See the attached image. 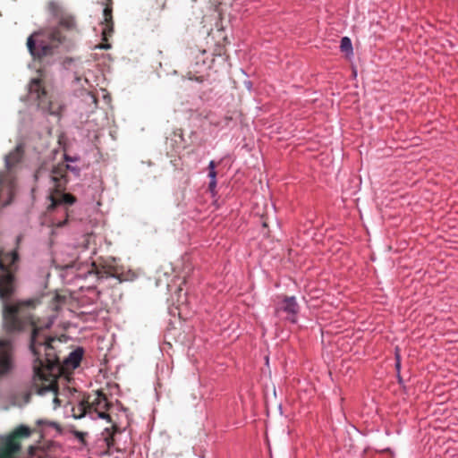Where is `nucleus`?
Wrapping results in <instances>:
<instances>
[{"instance_id": "obj_16", "label": "nucleus", "mask_w": 458, "mask_h": 458, "mask_svg": "<svg viewBox=\"0 0 458 458\" xmlns=\"http://www.w3.org/2000/svg\"><path fill=\"white\" fill-rule=\"evenodd\" d=\"M340 49L342 52L346 55H352L353 47L352 44V40L348 37H343L340 41Z\"/></svg>"}, {"instance_id": "obj_20", "label": "nucleus", "mask_w": 458, "mask_h": 458, "mask_svg": "<svg viewBox=\"0 0 458 458\" xmlns=\"http://www.w3.org/2000/svg\"><path fill=\"white\" fill-rule=\"evenodd\" d=\"M107 430H111V432L109 433V437H106L105 440L106 442L108 449L111 450L113 443L114 441V424H113L110 428H107Z\"/></svg>"}, {"instance_id": "obj_4", "label": "nucleus", "mask_w": 458, "mask_h": 458, "mask_svg": "<svg viewBox=\"0 0 458 458\" xmlns=\"http://www.w3.org/2000/svg\"><path fill=\"white\" fill-rule=\"evenodd\" d=\"M64 37L58 28H54L47 34L34 33L27 39V47L34 59L42 60L53 55Z\"/></svg>"}, {"instance_id": "obj_13", "label": "nucleus", "mask_w": 458, "mask_h": 458, "mask_svg": "<svg viewBox=\"0 0 458 458\" xmlns=\"http://www.w3.org/2000/svg\"><path fill=\"white\" fill-rule=\"evenodd\" d=\"M138 277L135 271L131 268L125 269L123 267L116 266V280L120 283L131 282Z\"/></svg>"}, {"instance_id": "obj_17", "label": "nucleus", "mask_w": 458, "mask_h": 458, "mask_svg": "<svg viewBox=\"0 0 458 458\" xmlns=\"http://www.w3.org/2000/svg\"><path fill=\"white\" fill-rule=\"evenodd\" d=\"M47 9L49 13L54 15L56 18H59V16L64 13L61 5L56 2H49L47 4Z\"/></svg>"}, {"instance_id": "obj_7", "label": "nucleus", "mask_w": 458, "mask_h": 458, "mask_svg": "<svg viewBox=\"0 0 458 458\" xmlns=\"http://www.w3.org/2000/svg\"><path fill=\"white\" fill-rule=\"evenodd\" d=\"M276 299L277 301H275L274 304L275 317L281 318L283 314H285L284 317V320L292 324H296L300 311V306L297 302L296 297L278 295Z\"/></svg>"}, {"instance_id": "obj_23", "label": "nucleus", "mask_w": 458, "mask_h": 458, "mask_svg": "<svg viewBox=\"0 0 458 458\" xmlns=\"http://www.w3.org/2000/svg\"><path fill=\"white\" fill-rule=\"evenodd\" d=\"M98 47L99 48H103V49H108V48H111V44H108V43H101L98 45Z\"/></svg>"}, {"instance_id": "obj_28", "label": "nucleus", "mask_w": 458, "mask_h": 458, "mask_svg": "<svg viewBox=\"0 0 458 458\" xmlns=\"http://www.w3.org/2000/svg\"><path fill=\"white\" fill-rule=\"evenodd\" d=\"M21 241V236H18L17 237V242H20Z\"/></svg>"}, {"instance_id": "obj_22", "label": "nucleus", "mask_w": 458, "mask_h": 458, "mask_svg": "<svg viewBox=\"0 0 458 458\" xmlns=\"http://www.w3.org/2000/svg\"><path fill=\"white\" fill-rule=\"evenodd\" d=\"M91 238V235L90 234H85L82 236V241L81 243H79L80 245H81L83 247V249H88V244L89 242V239Z\"/></svg>"}, {"instance_id": "obj_5", "label": "nucleus", "mask_w": 458, "mask_h": 458, "mask_svg": "<svg viewBox=\"0 0 458 458\" xmlns=\"http://www.w3.org/2000/svg\"><path fill=\"white\" fill-rule=\"evenodd\" d=\"M111 403L102 392H95L85 396L78 404L72 408V416L75 419H81L86 413H97L98 418L106 419L111 421V416L107 412Z\"/></svg>"}, {"instance_id": "obj_19", "label": "nucleus", "mask_w": 458, "mask_h": 458, "mask_svg": "<svg viewBox=\"0 0 458 458\" xmlns=\"http://www.w3.org/2000/svg\"><path fill=\"white\" fill-rule=\"evenodd\" d=\"M216 165L214 160H211L208 164V169L209 181H216L217 173L216 171Z\"/></svg>"}, {"instance_id": "obj_8", "label": "nucleus", "mask_w": 458, "mask_h": 458, "mask_svg": "<svg viewBox=\"0 0 458 458\" xmlns=\"http://www.w3.org/2000/svg\"><path fill=\"white\" fill-rule=\"evenodd\" d=\"M30 94L38 101V106L51 114L56 113L55 104L49 99L41 79H33L30 84Z\"/></svg>"}, {"instance_id": "obj_25", "label": "nucleus", "mask_w": 458, "mask_h": 458, "mask_svg": "<svg viewBox=\"0 0 458 458\" xmlns=\"http://www.w3.org/2000/svg\"><path fill=\"white\" fill-rule=\"evenodd\" d=\"M35 450H36V448H35L34 446L30 445V446L29 447V454H30V455H33V454H34V453H35Z\"/></svg>"}, {"instance_id": "obj_9", "label": "nucleus", "mask_w": 458, "mask_h": 458, "mask_svg": "<svg viewBox=\"0 0 458 458\" xmlns=\"http://www.w3.org/2000/svg\"><path fill=\"white\" fill-rule=\"evenodd\" d=\"M14 367L13 347L10 340L0 339V377L9 374Z\"/></svg>"}, {"instance_id": "obj_6", "label": "nucleus", "mask_w": 458, "mask_h": 458, "mask_svg": "<svg viewBox=\"0 0 458 458\" xmlns=\"http://www.w3.org/2000/svg\"><path fill=\"white\" fill-rule=\"evenodd\" d=\"M32 430L25 425L15 428L0 446V458H16L21 450V439L31 436Z\"/></svg>"}, {"instance_id": "obj_26", "label": "nucleus", "mask_w": 458, "mask_h": 458, "mask_svg": "<svg viewBox=\"0 0 458 458\" xmlns=\"http://www.w3.org/2000/svg\"><path fill=\"white\" fill-rule=\"evenodd\" d=\"M396 377H397V381H398V383H399V384H402V383H403V377H402V376H401V373L399 374V376H396Z\"/></svg>"}, {"instance_id": "obj_15", "label": "nucleus", "mask_w": 458, "mask_h": 458, "mask_svg": "<svg viewBox=\"0 0 458 458\" xmlns=\"http://www.w3.org/2000/svg\"><path fill=\"white\" fill-rule=\"evenodd\" d=\"M119 439L116 437V447H115V450H116V453H119V452H123V453H126V452H129L130 454H131L133 451H132V444H131V437H129V435H126L125 436V440H124V443L123 445H121L119 443H118Z\"/></svg>"}, {"instance_id": "obj_24", "label": "nucleus", "mask_w": 458, "mask_h": 458, "mask_svg": "<svg viewBox=\"0 0 458 458\" xmlns=\"http://www.w3.org/2000/svg\"><path fill=\"white\" fill-rule=\"evenodd\" d=\"M42 173H43V167H40L35 174V177L36 179H38L41 175H42Z\"/></svg>"}, {"instance_id": "obj_21", "label": "nucleus", "mask_w": 458, "mask_h": 458, "mask_svg": "<svg viewBox=\"0 0 458 458\" xmlns=\"http://www.w3.org/2000/svg\"><path fill=\"white\" fill-rule=\"evenodd\" d=\"M216 184H217L216 181H209V182H208V190L211 193L212 197H216L217 195Z\"/></svg>"}, {"instance_id": "obj_3", "label": "nucleus", "mask_w": 458, "mask_h": 458, "mask_svg": "<svg viewBox=\"0 0 458 458\" xmlns=\"http://www.w3.org/2000/svg\"><path fill=\"white\" fill-rule=\"evenodd\" d=\"M23 153L22 145H18L5 156L4 169L0 171V208L10 205L14 198L16 174Z\"/></svg>"}, {"instance_id": "obj_18", "label": "nucleus", "mask_w": 458, "mask_h": 458, "mask_svg": "<svg viewBox=\"0 0 458 458\" xmlns=\"http://www.w3.org/2000/svg\"><path fill=\"white\" fill-rule=\"evenodd\" d=\"M394 360H395V363H394V369H395V371H396V376H399V374L401 373V368H402V357H401V350L398 346H396L394 348Z\"/></svg>"}, {"instance_id": "obj_1", "label": "nucleus", "mask_w": 458, "mask_h": 458, "mask_svg": "<svg viewBox=\"0 0 458 458\" xmlns=\"http://www.w3.org/2000/svg\"><path fill=\"white\" fill-rule=\"evenodd\" d=\"M19 255L16 250H0V300L3 302V326L8 334L22 333L30 330V350L34 357L33 386L39 394L57 392L56 374L60 371L61 360L55 351V338L48 337L45 331L53 324L65 297L55 294L51 302L53 314L47 318H35L32 311L39 303L38 299L10 301L16 289V276Z\"/></svg>"}, {"instance_id": "obj_14", "label": "nucleus", "mask_w": 458, "mask_h": 458, "mask_svg": "<svg viewBox=\"0 0 458 458\" xmlns=\"http://www.w3.org/2000/svg\"><path fill=\"white\" fill-rule=\"evenodd\" d=\"M59 25L68 30H72L76 28V21L74 17L67 13H63L59 16Z\"/></svg>"}, {"instance_id": "obj_2", "label": "nucleus", "mask_w": 458, "mask_h": 458, "mask_svg": "<svg viewBox=\"0 0 458 458\" xmlns=\"http://www.w3.org/2000/svg\"><path fill=\"white\" fill-rule=\"evenodd\" d=\"M77 158L64 155V161L54 165L50 171V181L52 183V191L49 195L50 205L48 211H55L56 216H64V219H58L56 216L53 218V226H64L70 216L69 207L72 206L76 199L70 193H65L67 183L69 182L68 172L73 173L76 176L80 175V169L71 166L66 162H74Z\"/></svg>"}, {"instance_id": "obj_12", "label": "nucleus", "mask_w": 458, "mask_h": 458, "mask_svg": "<svg viewBox=\"0 0 458 458\" xmlns=\"http://www.w3.org/2000/svg\"><path fill=\"white\" fill-rule=\"evenodd\" d=\"M83 356V350L77 348L70 352L68 357L64 358L63 363L66 369H76L80 366Z\"/></svg>"}, {"instance_id": "obj_10", "label": "nucleus", "mask_w": 458, "mask_h": 458, "mask_svg": "<svg viewBox=\"0 0 458 458\" xmlns=\"http://www.w3.org/2000/svg\"><path fill=\"white\" fill-rule=\"evenodd\" d=\"M132 413L116 400V434L124 432L131 425Z\"/></svg>"}, {"instance_id": "obj_27", "label": "nucleus", "mask_w": 458, "mask_h": 458, "mask_svg": "<svg viewBox=\"0 0 458 458\" xmlns=\"http://www.w3.org/2000/svg\"><path fill=\"white\" fill-rule=\"evenodd\" d=\"M115 387H116V395H120V387H119V385L116 384L115 385Z\"/></svg>"}, {"instance_id": "obj_11", "label": "nucleus", "mask_w": 458, "mask_h": 458, "mask_svg": "<svg viewBox=\"0 0 458 458\" xmlns=\"http://www.w3.org/2000/svg\"><path fill=\"white\" fill-rule=\"evenodd\" d=\"M112 0H107L106 7L104 9V18L106 21V28L103 29L102 36L103 41H106L108 37L112 36L113 28H112Z\"/></svg>"}]
</instances>
